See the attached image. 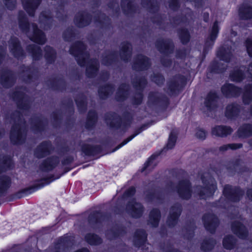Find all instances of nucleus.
Listing matches in <instances>:
<instances>
[{"mask_svg":"<svg viewBox=\"0 0 252 252\" xmlns=\"http://www.w3.org/2000/svg\"><path fill=\"white\" fill-rule=\"evenodd\" d=\"M250 192L249 191V192H248V196H249L250 195Z\"/></svg>","mask_w":252,"mask_h":252,"instance_id":"21","label":"nucleus"},{"mask_svg":"<svg viewBox=\"0 0 252 252\" xmlns=\"http://www.w3.org/2000/svg\"><path fill=\"white\" fill-rule=\"evenodd\" d=\"M218 32V24L215 23L213 29H212V35H211V38L215 39L217 36V33Z\"/></svg>","mask_w":252,"mask_h":252,"instance_id":"9","label":"nucleus"},{"mask_svg":"<svg viewBox=\"0 0 252 252\" xmlns=\"http://www.w3.org/2000/svg\"><path fill=\"white\" fill-rule=\"evenodd\" d=\"M32 40L39 44H43L45 42L44 35L39 30H36L34 35L31 38Z\"/></svg>","mask_w":252,"mask_h":252,"instance_id":"3","label":"nucleus"},{"mask_svg":"<svg viewBox=\"0 0 252 252\" xmlns=\"http://www.w3.org/2000/svg\"><path fill=\"white\" fill-rule=\"evenodd\" d=\"M244 101H245V103H247V101L246 100L245 97L244 98Z\"/></svg>","mask_w":252,"mask_h":252,"instance_id":"20","label":"nucleus"},{"mask_svg":"<svg viewBox=\"0 0 252 252\" xmlns=\"http://www.w3.org/2000/svg\"><path fill=\"white\" fill-rule=\"evenodd\" d=\"M179 192L183 197L187 198L188 197V195L190 193L189 185L187 184L183 186L182 189L179 190Z\"/></svg>","mask_w":252,"mask_h":252,"instance_id":"4","label":"nucleus"},{"mask_svg":"<svg viewBox=\"0 0 252 252\" xmlns=\"http://www.w3.org/2000/svg\"><path fill=\"white\" fill-rule=\"evenodd\" d=\"M128 209L131 210V213L134 217H138L141 213L142 207L141 204L135 203L134 204H129Z\"/></svg>","mask_w":252,"mask_h":252,"instance_id":"2","label":"nucleus"},{"mask_svg":"<svg viewBox=\"0 0 252 252\" xmlns=\"http://www.w3.org/2000/svg\"><path fill=\"white\" fill-rule=\"evenodd\" d=\"M231 131L229 127L218 126L213 128L212 132L215 135L222 136L230 133Z\"/></svg>","mask_w":252,"mask_h":252,"instance_id":"1","label":"nucleus"},{"mask_svg":"<svg viewBox=\"0 0 252 252\" xmlns=\"http://www.w3.org/2000/svg\"><path fill=\"white\" fill-rule=\"evenodd\" d=\"M247 50L249 55L252 56V41L248 44Z\"/></svg>","mask_w":252,"mask_h":252,"instance_id":"13","label":"nucleus"},{"mask_svg":"<svg viewBox=\"0 0 252 252\" xmlns=\"http://www.w3.org/2000/svg\"><path fill=\"white\" fill-rule=\"evenodd\" d=\"M87 241L92 245H95L99 242L97 236L94 234H89L86 237Z\"/></svg>","mask_w":252,"mask_h":252,"instance_id":"6","label":"nucleus"},{"mask_svg":"<svg viewBox=\"0 0 252 252\" xmlns=\"http://www.w3.org/2000/svg\"><path fill=\"white\" fill-rule=\"evenodd\" d=\"M249 98L250 99H252V94H250L249 95Z\"/></svg>","mask_w":252,"mask_h":252,"instance_id":"19","label":"nucleus"},{"mask_svg":"<svg viewBox=\"0 0 252 252\" xmlns=\"http://www.w3.org/2000/svg\"><path fill=\"white\" fill-rule=\"evenodd\" d=\"M196 136L199 138L203 139L206 136V133L204 130H199L196 133Z\"/></svg>","mask_w":252,"mask_h":252,"instance_id":"11","label":"nucleus"},{"mask_svg":"<svg viewBox=\"0 0 252 252\" xmlns=\"http://www.w3.org/2000/svg\"><path fill=\"white\" fill-rule=\"evenodd\" d=\"M176 140V137L175 135L171 134L169 136L168 142L167 144V148L169 149L172 148L174 146Z\"/></svg>","mask_w":252,"mask_h":252,"instance_id":"8","label":"nucleus"},{"mask_svg":"<svg viewBox=\"0 0 252 252\" xmlns=\"http://www.w3.org/2000/svg\"><path fill=\"white\" fill-rule=\"evenodd\" d=\"M225 87H226L224 86V87H223V88H222V92H223L224 93H225Z\"/></svg>","mask_w":252,"mask_h":252,"instance_id":"18","label":"nucleus"},{"mask_svg":"<svg viewBox=\"0 0 252 252\" xmlns=\"http://www.w3.org/2000/svg\"><path fill=\"white\" fill-rule=\"evenodd\" d=\"M22 1L23 3V4L24 5L25 8L26 9V10L28 11V7H27V5H26L27 1H26L25 0H22ZM27 3L31 5V0H28L27 1Z\"/></svg>","mask_w":252,"mask_h":252,"instance_id":"15","label":"nucleus"},{"mask_svg":"<svg viewBox=\"0 0 252 252\" xmlns=\"http://www.w3.org/2000/svg\"><path fill=\"white\" fill-rule=\"evenodd\" d=\"M229 108V107H228L227 108V111H228Z\"/></svg>","mask_w":252,"mask_h":252,"instance_id":"22","label":"nucleus"},{"mask_svg":"<svg viewBox=\"0 0 252 252\" xmlns=\"http://www.w3.org/2000/svg\"><path fill=\"white\" fill-rule=\"evenodd\" d=\"M77 252H89L87 249H84L83 250H81V251H78Z\"/></svg>","mask_w":252,"mask_h":252,"instance_id":"16","label":"nucleus"},{"mask_svg":"<svg viewBox=\"0 0 252 252\" xmlns=\"http://www.w3.org/2000/svg\"><path fill=\"white\" fill-rule=\"evenodd\" d=\"M232 238L231 236L225 238L223 241L224 247L228 249H230L232 247Z\"/></svg>","mask_w":252,"mask_h":252,"instance_id":"7","label":"nucleus"},{"mask_svg":"<svg viewBox=\"0 0 252 252\" xmlns=\"http://www.w3.org/2000/svg\"><path fill=\"white\" fill-rule=\"evenodd\" d=\"M242 73L241 72H237L233 74L231 76L232 80L236 81H239L241 80Z\"/></svg>","mask_w":252,"mask_h":252,"instance_id":"10","label":"nucleus"},{"mask_svg":"<svg viewBox=\"0 0 252 252\" xmlns=\"http://www.w3.org/2000/svg\"><path fill=\"white\" fill-rule=\"evenodd\" d=\"M135 135H132L129 138H128L126 140L123 141L117 148V149H119L124 145H126L127 142L131 140L135 136Z\"/></svg>","mask_w":252,"mask_h":252,"instance_id":"12","label":"nucleus"},{"mask_svg":"<svg viewBox=\"0 0 252 252\" xmlns=\"http://www.w3.org/2000/svg\"><path fill=\"white\" fill-rule=\"evenodd\" d=\"M240 147H241V146L239 145H236V144H231V145H229L224 146V148L225 150H226L227 147H229L231 149H236Z\"/></svg>","mask_w":252,"mask_h":252,"instance_id":"14","label":"nucleus"},{"mask_svg":"<svg viewBox=\"0 0 252 252\" xmlns=\"http://www.w3.org/2000/svg\"><path fill=\"white\" fill-rule=\"evenodd\" d=\"M228 88H229V90H232L233 88V87L231 85H228Z\"/></svg>","mask_w":252,"mask_h":252,"instance_id":"17","label":"nucleus"},{"mask_svg":"<svg viewBox=\"0 0 252 252\" xmlns=\"http://www.w3.org/2000/svg\"><path fill=\"white\" fill-rule=\"evenodd\" d=\"M159 218V212L158 210H153L150 214V219H153L154 220V225H156L158 223Z\"/></svg>","mask_w":252,"mask_h":252,"instance_id":"5","label":"nucleus"}]
</instances>
